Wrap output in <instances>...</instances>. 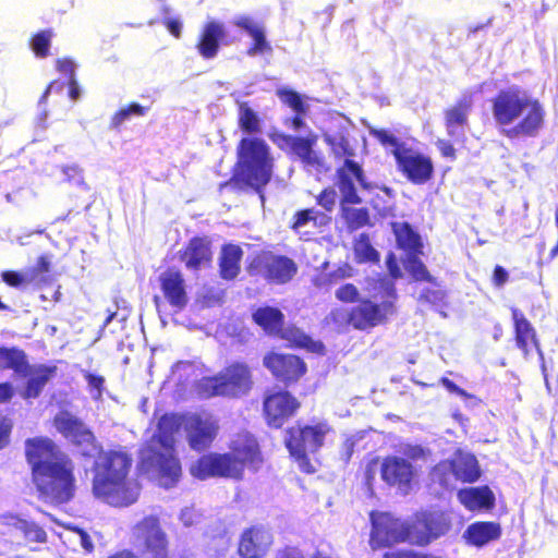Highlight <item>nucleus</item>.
I'll return each instance as SVG.
<instances>
[{"label":"nucleus","mask_w":558,"mask_h":558,"mask_svg":"<svg viewBox=\"0 0 558 558\" xmlns=\"http://www.w3.org/2000/svg\"><path fill=\"white\" fill-rule=\"evenodd\" d=\"M25 458L38 499L53 506L69 502L75 494L72 461L48 437L25 440Z\"/></svg>","instance_id":"f257e3e1"},{"label":"nucleus","mask_w":558,"mask_h":558,"mask_svg":"<svg viewBox=\"0 0 558 558\" xmlns=\"http://www.w3.org/2000/svg\"><path fill=\"white\" fill-rule=\"evenodd\" d=\"M132 462V457L123 451L101 452L93 466L94 495L116 508L135 504L138 497L137 485L128 478Z\"/></svg>","instance_id":"f03ea898"},{"label":"nucleus","mask_w":558,"mask_h":558,"mask_svg":"<svg viewBox=\"0 0 558 558\" xmlns=\"http://www.w3.org/2000/svg\"><path fill=\"white\" fill-rule=\"evenodd\" d=\"M230 453H210L199 458L192 464L190 471L194 477L206 480L209 477H242L244 466L254 470L262 462L258 445L248 433H241L231 441Z\"/></svg>","instance_id":"7ed1b4c3"},{"label":"nucleus","mask_w":558,"mask_h":558,"mask_svg":"<svg viewBox=\"0 0 558 558\" xmlns=\"http://www.w3.org/2000/svg\"><path fill=\"white\" fill-rule=\"evenodd\" d=\"M186 415L166 414L158 423L155 448L149 460H142V472L146 471L165 488L173 487L181 477V465L173 454L175 435L184 427Z\"/></svg>","instance_id":"20e7f679"},{"label":"nucleus","mask_w":558,"mask_h":558,"mask_svg":"<svg viewBox=\"0 0 558 558\" xmlns=\"http://www.w3.org/2000/svg\"><path fill=\"white\" fill-rule=\"evenodd\" d=\"M369 134L384 147L390 149L396 158L398 170L410 182L413 184H424L432 178L434 166L428 156L407 146L405 143L400 142L387 130L371 128Z\"/></svg>","instance_id":"39448f33"},{"label":"nucleus","mask_w":558,"mask_h":558,"mask_svg":"<svg viewBox=\"0 0 558 558\" xmlns=\"http://www.w3.org/2000/svg\"><path fill=\"white\" fill-rule=\"evenodd\" d=\"M238 178L259 191L270 180L272 158L268 145L260 138L246 137L238 147Z\"/></svg>","instance_id":"423d86ee"},{"label":"nucleus","mask_w":558,"mask_h":558,"mask_svg":"<svg viewBox=\"0 0 558 558\" xmlns=\"http://www.w3.org/2000/svg\"><path fill=\"white\" fill-rule=\"evenodd\" d=\"M379 291L372 295L373 300L362 301L353 307V327L365 330L385 323L396 312L397 293L391 280H381Z\"/></svg>","instance_id":"0eeeda50"},{"label":"nucleus","mask_w":558,"mask_h":558,"mask_svg":"<svg viewBox=\"0 0 558 558\" xmlns=\"http://www.w3.org/2000/svg\"><path fill=\"white\" fill-rule=\"evenodd\" d=\"M251 385L248 367L243 363H234L217 376L202 378L196 384V389L203 398L214 396L235 397L247 392Z\"/></svg>","instance_id":"6e6552de"},{"label":"nucleus","mask_w":558,"mask_h":558,"mask_svg":"<svg viewBox=\"0 0 558 558\" xmlns=\"http://www.w3.org/2000/svg\"><path fill=\"white\" fill-rule=\"evenodd\" d=\"M329 432L327 424L292 427L288 432L286 445L290 454L296 460L299 468L306 473H314L315 466L310 462L306 452L316 451Z\"/></svg>","instance_id":"1a4fd4ad"},{"label":"nucleus","mask_w":558,"mask_h":558,"mask_svg":"<svg viewBox=\"0 0 558 558\" xmlns=\"http://www.w3.org/2000/svg\"><path fill=\"white\" fill-rule=\"evenodd\" d=\"M480 475L476 458L461 450L454 453L452 460L438 463L432 471V480L446 488L452 485V480L473 483Z\"/></svg>","instance_id":"9d476101"},{"label":"nucleus","mask_w":558,"mask_h":558,"mask_svg":"<svg viewBox=\"0 0 558 558\" xmlns=\"http://www.w3.org/2000/svg\"><path fill=\"white\" fill-rule=\"evenodd\" d=\"M545 110L538 99L527 93L511 126L506 128L508 138L535 137L543 128Z\"/></svg>","instance_id":"9b49d317"},{"label":"nucleus","mask_w":558,"mask_h":558,"mask_svg":"<svg viewBox=\"0 0 558 558\" xmlns=\"http://www.w3.org/2000/svg\"><path fill=\"white\" fill-rule=\"evenodd\" d=\"M53 426L71 445L80 449L83 456H89L88 451L96 446L93 432L69 411L58 412L53 417Z\"/></svg>","instance_id":"f8f14e48"},{"label":"nucleus","mask_w":558,"mask_h":558,"mask_svg":"<svg viewBox=\"0 0 558 558\" xmlns=\"http://www.w3.org/2000/svg\"><path fill=\"white\" fill-rule=\"evenodd\" d=\"M527 92L519 86L501 89L492 99V116L495 125L506 136V128L511 126Z\"/></svg>","instance_id":"ddd939ff"},{"label":"nucleus","mask_w":558,"mask_h":558,"mask_svg":"<svg viewBox=\"0 0 558 558\" xmlns=\"http://www.w3.org/2000/svg\"><path fill=\"white\" fill-rule=\"evenodd\" d=\"M372 534L371 546L373 548L390 546L395 543L408 541L410 527L389 513L373 512L371 514Z\"/></svg>","instance_id":"4468645a"},{"label":"nucleus","mask_w":558,"mask_h":558,"mask_svg":"<svg viewBox=\"0 0 558 558\" xmlns=\"http://www.w3.org/2000/svg\"><path fill=\"white\" fill-rule=\"evenodd\" d=\"M337 186L341 194L342 204H359L362 202L357 194L361 186L364 190L372 189L366 182L362 167L352 159H345L342 167L337 170Z\"/></svg>","instance_id":"2eb2a0df"},{"label":"nucleus","mask_w":558,"mask_h":558,"mask_svg":"<svg viewBox=\"0 0 558 558\" xmlns=\"http://www.w3.org/2000/svg\"><path fill=\"white\" fill-rule=\"evenodd\" d=\"M380 476L389 486L398 487L403 494H408L417 476V470L405 458L389 456L381 461Z\"/></svg>","instance_id":"dca6fc26"},{"label":"nucleus","mask_w":558,"mask_h":558,"mask_svg":"<svg viewBox=\"0 0 558 558\" xmlns=\"http://www.w3.org/2000/svg\"><path fill=\"white\" fill-rule=\"evenodd\" d=\"M450 527L449 519L442 512L422 513L410 526L408 541L424 546L445 534Z\"/></svg>","instance_id":"f3484780"},{"label":"nucleus","mask_w":558,"mask_h":558,"mask_svg":"<svg viewBox=\"0 0 558 558\" xmlns=\"http://www.w3.org/2000/svg\"><path fill=\"white\" fill-rule=\"evenodd\" d=\"M217 422L209 414H190L184 420L190 446L195 450L207 448L217 433Z\"/></svg>","instance_id":"a211bd4d"},{"label":"nucleus","mask_w":558,"mask_h":558,"mask_svg":"<svg viewBox=\"0 0 558 558\" xmlns=\"http://www.w3.org/2000/svg\"><path fill=\"white\" fill-rule=\"evenodd\" d=\"M298 408L299 402L296 399L286 391L269 395L264 401L267 423L276 428L281 427L294 414Z\"/></svg>","instance_id":"6ab92c4d"},{"label":"nucleus","mask_w":558,"mask_h":558,"mask_svg":"<svg viewBox=\"0 0 558 558\" xmlns=\"http://www.w3.org/2000/svg\"><path fill=\"white\" fill-rule=\"evenodd\" d=\"M264 365L283 381H294L306 372L305 364L292 354L269 353L264 357Z\"/></svg>","instance_id":"aec40b11"},{"label":"nucleus","mask_w":558,"mask_h":558,"mask_svg":"<svg viewBox=\"0 0 558 558\" xmlns=\"http://www.w3.org/2000/svg\"><path fill=\"white\" fill-rule=\"evenodd\" d=\"M272 544V535L263 526L245 530L240 538L239 554L242 558H262Z\"/></svg>","instance_id":"412c9836"},{"label":"nucleus","mask_w":558,"mask_h":558,"mask_svg":"<svg viewBox=\"0 0 558 558\" xmlns=\"http://www.w3.org/2000/svg\"><path fill=\"white\" fill-rule=\"evenodd\" d=\"M260 274L271 282L286 283L296 274L295 263L284 256L265 255L258 265Z\"/></svg>","instance_id":"4be33fe9"},{"label":"nucleus","mask_w":558,"mask_h":558,"mask_svg":"<svg viewBox=\"0 0 558 558\" xmlns=\"http://www.w3.org/2000/svg\"><path fill=\"white\" fill-rule=\"evenodd\" d=\"M458 500L469 511H487L495 506V495L488 486L468 487L457 494Z\"/></svg>","instance_id":"5701e85b"},{"label":"nucleus","mask_w":558,"mask_h":558,"mask_svg":"<svg viewBox=\"0 0 558 558\" xmlns=\"http://www.w3.org/2000/svg\"><path fill=\"white\" fill-rule=\"evenodd\" d=\"M226 35L223 23L216 20L208 21L204 25L197 44L199 54L205 59L215 58L219 49V43L225 39Z\"/></svg>","instance_id":"b1692460"},{"label":"nucleus","mask_w":558,"mask_h":558,"mask_svg":"<svg viewBox=\"0 0 558 558\" xmlns=\"http://www.w3.org/2000/svg\"><path fill=\"white\" fill-rule=\"evenodd\" d=\"M232 23L244 29L253 39L254 45L248 49V56H256L271 52L272 48L265 36V26L247 15H238Z\"/></svg>","instance_id":"393cba45"},{"label":"nucleus","mask_w":558,"mask_h":558,"mask_svg":"<svg viewBox=\"0 0 558 558\" xmlns=\"http://www.w3.org/2000/svg\"><path fill=\"white\" fill-rule=\"evenodd\" d=\"M512 319L518 348L522 350L525 356L529 355L532 349H535L543 360V353L539 349L536 332L532 324L525 318L524 314L517 308L512 310Z\"/></svg>","instance_id":"a878e982"},{"label":"nucleus","mask_w":558,"mask_h":558,"mask_svg":"<svg viewBox=\"0 0 558 558\" xmlns=\"http://www.w3.org/2000/svg\"><path fill=\"white\" fill-rule=\"evenodd\" d=\"M56 365L39 364L35 366L29 365L26 375H29L23 391L21 392L24 399L38 398L47 383L57 374Z\"/></svg>","instance_id":"bb28decb"},{"label":"nucleus","mask_w":558,"mask_h":558,"mask_svg":"<svg viewBox=\"0 0 558 558\" xmlns=\"http://www.w3.org/2000/svg\"><path fill=\"white\" fill-rule=\"evenodd\" d=\"M501 536V527L496 522H475L463 532V538L468 544L483 547Z\"/></svg>","instance_id":"cd10ccee"},{"label":"nucleus","mask_w":558,"mask_h":558,"mask_svg":"<svg viewBox=\"0 0 558 558\" xmlns=\"http://www.w3.org/2000/svg\"><path fill=\"white\" fill-rule=\"evenodd\" d=\"M182 259L189 269L198 270L205 268L211 260L209 242L205 239L191 240Z\"/></svg>","instance_id":"c85d7f7f"},{"label":"nucleus","mask_w":558,"mask_h":558,"mask_svg":"<svg viewBox=\"0 0 558 558\" xmlns=\"http://www.w3.org/2000/svg\"><path fill=\"white\" fill-rule=\"evenodd\" d=\"M471 96H463L452 108L446 111V128L450 136H460L462 128L468 121L472 107Z\"/></svg>","instance_id":"c756f323"},{"label":"nucleus","mask_w":558,"mask_h":558,"mask_svg":"<svg viewBox=\"0 0 558 558\" xmlns=\"http://www.w3.org/2000/svg\"><path fill=\"white\" fill-rule=\"evenodd\" d=\"M162 290L171 305L181 308L186 303L183 279L180 272L168 270L161 276Z\"/></svg>","instance_id":"7c9ffc66"},{"label":"nucleus","mask_w":558,"mask_h":558,"mask_svg":"<svg viewBox=\"0 0 558 558\" xmlns=\"http://www.w3.org/2000/svg\"><path fill=\"white\" fill-rule=\"evenodd\" d=\"M0 369H12L19 375L26 376L29 369L26 353L15 347H0Z\"/></svg>","instance_id":"2f4dec72"},{"label":"nucleus","mask_w":558,"mask_h":558,"mask_svg":"<svg viewBox=\"0 0 558 558\" xmlns=\"http://www.w3.org/2000/svg\"><path fill=\"white\" fill-rule=\"evenodd\" d=\"M242 255L243 252L238 245L223 246L220 256V272L223 279L230 280L238 276Z\"/></svg>","instance_id":"473e14b6"},{"label":"nucleus","mask_w":558,"mask_h":558,"mask_svg":"<svg viewBox=\"0 0 558 558\" xmlns=\"http://www.w3.org/2000/svg\"><path fill=\"white\" fill-rule=\"evenodd\" d=\"M327 265L328 263H324V270L313 278V284L318 289H328L353 276V268L348 264H342L333 270H328Z\"/></svg>","instance_id":"72a5a7b5"},{"label":"nucleus","mask_w":558,"mask_h":558,"mask_svg":"<svg viewBox=\"0 0 558 558\" xmlns=\"http://www.w3.org/2000/svg\"><path fill=\"white\" fill-rule=\"evenodd\" d=\"M13 521L11 525L15 531L20 532L24 539L28 543H46L47 542V533L46 531L36 522L28 521L19 517L12 518Z\"/></svg>","instance_id":"f704fd0d"},{"label":"nucleus","mask_w":558,"mask_h":558,"mask_svg":"<svg viewBox=\"0 0 558 558\" xmlns=\"http://www.w3.org/2000/svg\"><path fill=\"white\" fill-rule=\"evenodd\" d=\"M392 227L398 245L401 248L405 250L408 254L420 253V236L410 228L408 223H393Z\"/></svg>","instance_id":"c9c22d12"},{"label":"nucleus","mask_w":558,"mask_h":558,"mask_svg":"<svg viewBox=\"0 0 558 558\" xmlns=\"http://www.w3.org/2000/svg\"><path fill=\"white\" fill-rule=\"evenodd\" d=\"M256 324L262 326L266 331L270 333L278 332L282 325V313L275 307H262L258 308L254 315Z\"/></svg>","instance_id":"e433bc0d"},{"label":"nucleus","mask_w":558,"mask_h":558,"mask_svg":"<svg viewBox=\"0 0 558 558\" xmlns=\"http://www.w3.org/2000/svg\"><path fill=\"white\" fill-rule=\"evenodd\" d=\"M53 36L54 33L52 29H43L32 35L29 47L37 58L45 59L49 56Z\"/></svg>","instance_id":"4c0bfd02"},{"label":"nucleus","mask_w":558,"mask_h":558,"mask_svg":"<svg viewBox=\"0 0 558 558\" xmlns=\"http://www.w3.org/2000/svg\"><path fill=\"white\" fill-rule=\"evenodd\" d=\"M140 116V102H131L126 107L119 109L110 120L109 128L120 131L126 128L128 124L136 117Z\"/></svg>","instance_id":"58836bf2"},{"label":"nucleus","mask_w":558,"mask_h":558,"mask_svg":"<svg viewBox=\"0 0 558 558\" xmlns=\"http://www.w3.org/2000/svg\"><path fill=\"white\" fill-rule=\"evenodd\" d=\"M355 258L360 263L378 260V253L372 246L369 239L365 234H360L354 243Z\"/></svg>","instance_id":"ea45409f"},{"label":"nucleus","mask_w":558,"mask_h":558,"mask_svg":"<svg viewBox=\"0 0 558 558\" xmlns=\"http://www.w3.org/2000/svg\"><path fill=\"white\" fill-rule=\"evenodd\" d=\"M416 254L417 253L408 254V257H407V259L404 262L405 270L416 281L433 282L432 276L427 271L425 265L418 259Z\"/></svg>","instance_id":"a19ab883"},{"label":"nucleus","mask_w":558,"mask_h":558,"mask_svg":"<svg viewBox=\"0 0 558 558\" xmlns=\"http://www.w3.org/2000/svg\"><path fill=\"white\" fill-rule=\"evenodd\" d=\"M239 124L247 133H257L260 130L258 116L246 104L240 105Z\"/></svg>","instance_id":"79ce46f5"},{"label":"nucleus","mask_w":558,"mask_h":558,"mask_svg":"<svg viewBox=\"0 0 558 558\" xmlns=\"http://www.w3.org/2000/svg\"><path fill=\"white\" fill-rule=\"evenodd\" d=\"M342 216L352 230L362 228L368 223V213L364 208H351L342 204Z\"/></svg>","instance_id":"37998d69"},{"label":"nucleus","mask_w":558,"mask_h":558,"mask_svg":"<svg viewBox=\"0 0 558 558\" xmlns=\"http://www.w3.org/2000/svg\"><path fill=\"white\" fill-rule=\"evenodd\" d=\"M325 141L330 146L336 157H347V159H350L349 157L354 155L349 141L342 134H326Z\"/></svg>","instance_id":"c03bdc74"},{"label":"nucleus","mask_w":558,"mask_h":558,"mask_svg":"<svg viewBox=\"0 0 558 558\" xmlns=\"http://www.w3.org/2000/svg\"><path fill=\"white\" fill-rule=\"evenodd\" d=\"M287 141L290 144L292 151L301 160L304 159L313 150V145L316 142L315 138H301V137H288Z\"/></svg>","instance_id":"a18cd8bd"},{"label":"nucleus","mask_w":558,"mask_h":558,"mask_svg":"<svg viewBox=\"0 0 558 558\" xmlns=\"http://www.w3.org/2000/svg\"><path fill=\"white\" fill-rule=\"evenodd\" d=\"M352 317H353L352 308L349 311L344 307H335L327 316V320L329 323L335 324L339 328H343L349 325L353 326Z\"/></svg>","instance_id":"49530a36"},{"label":"nucleus","mask_w":558,"mask_h":558,"mask_svg":"<svg viewBox=\"0 0 558 558\" xmlns=\"http://www.w3.org/2000/svg\"><path fill=\"white\" fill-rule=\"evenodd\" d=\"M278 96L282 102L291 107L298 114L306 111V106L301 96L292 90L280 89Z\"/></svg>","instance_id":"de8ad7c7"},{"label":"nucleus","mask_w":558,"mask_h":558,"mask_svg":"<svg viewBox=\"0 0 558 558\" xmlns=\"http://www.w3.org/2000/svg\"><path fill=\"white\" fill-rule=\"evenodd\" d=\"M318 218H320V220H323L326 217L324 215H319V213L313 208L299 211L295 215V221L293 223V228L299 231L303 227H305L306 225H308L311 222L313 223V226H317Z\"/></svg>","instance_id":"09e8293b"},{"label":"nucleus","mask_w":558,"mask_h":558,"mask_svg":"<svg viewBox=\"0 0 558 558\" xmlns=\"http://www.w3.org/2000/svg\"><path fill=\"white\" fill-rule=\"evenodd\" d=\"M335 295L341 302L353 303L359 300L360 292L354 284L345 283L336 290Z\"/></svg>","instance_id":"8fccbe9b"},{"label":"nucleus","mask_w":558,"mask_h":558,"mask_svg":"<svg viewBox=\"0 0 558 558\" xmlns=\"http://www.w3.org/2000/svg\"><path fill=\"white\" fill-rule=\"evenodd\" d=\"M1 278L9 287L16 289L29 281L22 272L16 270H4L1 272Z\"/></svg>","instance_id":"3c124183"},{"label":"nucleus","mask_w":558,"mask_h":558,"mask_svg":"<svg viewBox=\"0 0 558 558\" xmlns=\"http://www.w3.org/2000/svg\"><path fill=\"white\" fill-rule=\"evenodd\" d=\"M301 161L310 171L315 170L319 172L325 168L324 158L314 149Z\"/></svg>","instance_id":"603ef678"},{"label":"nucleus","mask_w":558,"mask_h":558,"mask_svg":"<svg viewBox=\"0 0 558 558\" xmlns=\"http://www.w3.org/2000/svg\"><path fill=\"white\" fill-rule=\"evenodd\" d=\"M420 300L426 301L432 304H439L445 299V292L441 289H424L420 293Z\"/></svg>","instance_id":"864d4df0"},{"label":"nucleus","mask_w":558,"mask_h":558,"mask_svg":"<svg viewBox=\"0 0 558 558\" xmlns=\"http://www.w3.org/2000/svg\"><path fill=\"white\" fill-rule=\"evenodd\" d=\"M56 69L68 77V81L75 77V64L70 58H59L56 61Z\"/></svg>","instance_id":"5fc2aeb1"},{"label":"nucleus","mask_w":558,"mask_h":558,"mask_svg":"<svg viewBox=\"0 0 558 558\" xmlns=\"http://www.w3.org/2000/svg\"><path fill=\"white\" fill-rule=\"evenodd\" d=\"M202 514L192 507L182 509L180 520L185 526H192L199 523Z\"/></svg>","instance_id":"6e6d98bb"},{"label":"nucleus","mask_w":558,"mask_h":558,"mask_svg":"<svg viewBox=\"0 0 558 558\" xmlns=\"http://www.w3.org/2000/svg\"><path fill=\"white\" fill-rule=\"evenodd\" d=\"M400 453H402L403 457L414 461L423 459L425 457V450L417 445H403L400 448Z\"/></svg>","instance_id":"4d7b16f0"},{"label":"nucleus","mask_w":558,"mask_h":558,"mask_svg":"<svg viewBox=\"0 0 558 558\" xmlns=\"http://www.w3.org/2000/svg\"><path fill=\"white\" fill-rule=\"evenodd\" d=\"M337 193L332 189H327L322 192L318 197V204L326 210L330 211L336 205Z\"/></svg>","instance_id":"13d9d810"},{"label":"nucleus","mask_w":558,"mask_h":558,"mask_svg":"<svg viewBox=\"0 0 558 558\" xmlns=\"http://www.w3.org/2000/svg\"><path fill=\"white\" fill-rule=\"evenodd\" d=\"M380 464L378 459L371 460L365 468V482L369 489H372L373 483L378 472H380Z\"/></svg>","instance_id":"bf43d9fd"},{"label":"nucleus","mask_w":558,"mask_h":558,"mask_svg":"<svg viewBox=\"0 0 558 558\" xmlns=\"http://www.w3.org/2000/svg\"><path fill=\"white\" fill-rule=\"evenodd\" d=\"M11 432L12 424L7 417L0 415V450L9 445Z\"/></svg>","instance_id":"052dcab7"},{"label":"nucleus","mask_w":558,"mask_h":558,"mask_svg":"<svg viewBox=\"0 0 558 558\" xmlns=\"http://www.w3.org/2000/svg\"><path fill=\"white\" fill-rule=\"evenodd\" d=\"M163 25L175 38L181 37L182 21L179 16H166L163 19Z\"/></svg>","instance_id":"680f3d73"},{"label":"nucleus","mask_w":558,"mask_h":558,"mask_svg":"<svg viewBox=\"0 0 558 558\" xmlns=\"http://www.w3.org/2000/svg\"><path fill=\"white\" fill-rule=\"evenodd\" d=\"M440 383L441 385L450 392L452 393H456L462 398H465V399H475L474 396L468 393L465 390L461 389L460 387H458L453 381H451L450 379L446 378V377H442L440 379Z\"/></svg>","instance_id":"e2e57ef3"},{"label":"nucleus","mask_w":558,"mask_h":558,"mask_svg":"<svg viewBox=\"0 0 558 558\" xmlns=\"http://www.w3.org/2000/svg\"><path fill=\"white\" fill-rule=\"evenodd\" d=\"M385 558H440L434 555L416 554L413 551H390L385 554Z\"/></svg>","instance_id":"0e129e2a"},{"label":"nucleus","mask_w":558,"mask_h":558,"mask_svg":"<svg viewBox=\"0 0 558 558\" xmlns=\"http://www.w3.org/2000/svg\"><path fill=\"white\" fill-rule=\"evenodd\" d=\"M84 377L87 380L88 386L92 389L97 390L98 393L100 395L104 387L105 378L100 375L92 374L88 372L84 374Z\"/></svg>","instance_id":"69168bd1"},{"label":"nucleus","mask_w":558,"mask_h":558,"mask_svg":"<svg viewBox=\"0 0 558 558\" xmlns=\"http://www.w3.org/2000/svg\"><path fill=\"white\" fill-rule=\"evenodd\" d=\"M14 396V388L11 383H0V403L9 402Z\"/></svg>","instance_id":"338daca9"},{"label":"nucleus","mask_w":558,"mask_h":558,"mask_svg":"<svg viewBox=\"0 0 558 558\" xmlns=\"http://www.w3.org/2000/svg\"><path fill=\"white\" fill-rule=\"evenodd\" d=\"M276 558H304L302 553L294 547H289L277 553Z\"/></svg>","instance_id":"774afa93"}]
</instances>
